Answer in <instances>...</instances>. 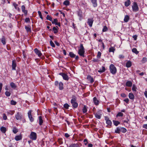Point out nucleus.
Wrapping results in <instances>:
<instances>
[{
    "mask_svg": "<svg viewBox=\"0 0 147 147\" xmlns=\"http://www.w3.org/2000/svg\"><path fill=\"white\" fill-rule=\"evenodd\" d=\"M76 97L75 95H73L70 102L72 105L73 109L77 108L78 106V104L76 102Z\"/></svg>",
    "mask_w": 147,
    "mask_h": 147,
    "instance_id": "1",
    "label": "nucleus"
},
{
    "mask_svg": "<svg viewBox=\"0 0 147 147\" xmlns=\"http://www.w3.org/2000/svg\"><path fill=\"white\" fill-rule=\"evenodd\" d=\"M127 131V129L123 127H117L115 129V132L116 133L119 134L121 132L123 133H125Z\"/></svg>",
    "mask_w": 147,
    "mask_h": 147,
    "instance_id": "2",
    "label": "nucleus"
},
{
    "mask_svg": "<svg viewBox=\"0 0 147 147\" xmlns=\"http://www.w3.org/2000/svg\"><path fill=\"white\" fill-rule=\"evenodd\" d=\"M109 69L111 73L113 74H115L117 72V69L113 64H111L110 65Z\"/></svg>",
    "mask_w": 147,
    "mask_h": 147,
    "instance_id": "3",
    "label": "nucleus"
},
{
    "mask_svg": "<svg viewBox=\"0 0 147 147\" xmlns=\"http://www.w3.org/2000/svg\"><path fill=\"white\" fill-rule=\"evenodd\" d=\"M105 119L106 121V123L107 124L106 126L107 127L110 128L112 126V122L109 119V118L108 116H105Z\"/></svg>",
    "mask_w": 147,
    "mask_h": 147,
    "instance_id": "4",
    "label": "nucleus"
},
{
    "mask_svg": "<svg viewBox=\"0 0 147 147\" xmlns=\"http://www.w3.org/2000/svg\"><path fill=\"white\" fill-rule=\"evenodd\" d=\"M30 138L32 140H35L37 138V135L34 132H31L29 136Z\"/></svg>",
    "mask_w": 147,
    "mask_h": 147,
    "instance_id": "5",
    "label": "nucleus"
},
{
    "mask_svg": "<svg viewBox=\"0 0 147 147\" xmlns=\"http://www.w3.org/2000/svg\"><path fill=\"white\" fill-rule=\"evenodd\" d=\"M132 10L134 12H136L139 9V8L136 2H134L133 3V5L132 6Z\"/></svg>",
    "mask_w": 147,
    "mask_h": 147,
    "instance_id": "6",
    "label": "nucleus"
},
{
    "mask_svg": "<svg viewBox=\"0 0 147 147\" xmlns=\"http://www.w3.org/2000/svg\"><path fill=\"white\" fill-rule=\"evenodd\" d=\"M32 111L31 110H29L28 113V116L29 119L30 121L31 122H33L34 121V119L32 115Z\"/></svg>",
    "mask_w": 147,
    "mask_h": 147,
    "instance_id": "7",
    "label": "nucleus"
},
{
    "mask_svg": "<svg viewBox=\"0 0 147 147\" xmlns=\"http://www.w3.org/2000/svg\"><path fill=\"white\" fill-rule=\"evenodd\" d=\"M23 116L21 113L19 112H17L15 115V117L16 120H21Z\"/></svg>",
    "mask_w": 147,
    "mask_h": 147,
    "instance_id": "8",
    "label": "nucleus"
},
{
    "mask_svg": "<svg viewBox=\"0 0 147 147\" xmlns=\"http://www.w3.org/2000/svg\"><path fill=\"white\" fill-rule=\"evenodd\" d=\"M59 74L62 77L63 79L64 80L67 81L69 79V77L67 75L64 73H60Z\"/></svg>",
    "mask_w": 147,
    "mask_h": 147,
    "instance_id": "9",
    "label": "nucleus"
},
{
    "mask_svg": "<svg viewBox=\"0 0 147 147\" xmlns=\"http://www.w3.org/2000/svg\"><path fill=\"white\" fill-rule=\"evenodd\" d=\"M82 146V144L79 142L76 144L73 143L70 144L68 147H80Z\"/></svg>",
    "mask_w": 147,
    "mask_h": 147,
    "instance_id": "10",
    "label": "nucleus"
},
{
    "mask_svg": "<svg viewBox=\"0 0 147 147\" xmlns=\"http://www.w3.org/2000/svg\"><path fill=\"white\" fill-rule=\"evenodd\" d=\"M26 8L24 5H22L21 6L22 10L23 13H24L25 16H26L28 14V11L25 9Z\"/></svg>",
    "mask_w": 147,
    "mask_h": 147,
    "instance_id": "11",
    "label": "nucleus"
},
{
    "mask_svg": "<svg viewBox=\"0 0 147 147\" xmlns=\"http://www.w3.org/2000/svg\"><path fill=\"white\" fill-rule=\"evenodd\" d=\"M17 66L16 62V60H13L12 61V64L11 65L12 70H16V67Z\"/></svg>",
    "mask_w": 147,
    "mask_h": 147,
    "instance_id": "12",
    "label": "nucleus"
},
{
    "mask_svg": "<svg viewBox=\"0 0 147 147\" xmlns=\"http://www.w3.org/2000/svg\"><path fill=\"white\" fill-rule=\"evenodd\" d=\"M85 53L84 50L79 49L78 51V54L81 56L84 57V53Z\"/></svg>",
    "mask_w": 147,
    "mask_h": 147,
    "instance_id": "13",
    "label": "nucleus"
},
{
    "mask_svg": "<svg viewBox=\"0 0 147 147\" xmlns=\"http://www.w3.org/2000/svg\"><path fill=\"white\" fill-rule=\"evenodd\" d=\"M34 51L36 54L38 55L39 57L41 56L42 55L40 51L37 48H35L34 49Z\"/></svg>",
    "mask_w": 147,
    "mask_h": 147,
    "instance_id": "14",
    "label": "nucleus"
},
{
    "mask_svg": "<svg viewBox=\"0 0 147 147\" xmlns=\"http://www.w3.org/2000/svg\"><path fill=\"white\" fill-rule=\"evenodd\" d=\"M93 101L94 105H98L100 102L99 100L95 97L93 98Z\"/></svg>",
    "mask_w": 147,
    "mask_h": 147,
    "instance_id": "15",
    "label": "nucleus"
},
{
    "mask_svg": "<svg viewBox=\"0 0 147 147\" xmlns=\"http://www.w3.org/2000/svg\"><path fill=\"white\" fill-rule=\"evenodd\" d=\"M98 113H94V115L95 116V117L98 119H100L101 117V116L102 114L100 113L101 112V111L100 110H99L98 112Z\"/></svg>",
    "mask_w": 147,
    "mask_h": 147,
    "instance_id": "16",
    "label": "nucleus"
},
{
    "mask_svg": "<svg viewBox=\"0 0 147 147\" xmlns=\"http://www.w3.org/2000/svg\"><path fill=\"white\" fill-rule=\"evenodd\" d=\"M58 20L57 19H54L53 21L52 22L53 24H54L55 25H57L60 27L61 26L60 23L58 22Z\"/></svg>",
    "mask_w": 147,
    "mask_h": 147,
    "instance_id": "17",
    "label": "nucleus"
},
{
    "mask_svg": "<svg viewBox=\"0 0 147 147\" xmlns=\"http://www.w3.org/2000/svg\"><path fill=\"white\" fill-rule=\"evenodd\" d=\"M93 21V19H88V20L87 23L90 27L92 26Z\"/></svg>",
    "mask_w": 147,
    "mask_h": 147,
    "instance_id": "18",
    "label": "nucleus"
},
{
    "mask_svg": "<svg viewBox=\"0 0 147 147\" xmlns=\"http://www.w3.org/2000/svg\"><path fill=\"white\" fill-rule=\"evenodd\" d=\"M91 2L94 7H97L98 5L97 0H91Z\"/></svg>",
    "mask_w": 147,
    "mask_h": 147,
    "instance_id": "19",
    "label": "nucleus"
},
{
    "mask_svg": "<svg viewBox=\"0 0 147 147\" xmlns=\"http://www.w3.org/2000/svg\"><path fill=\"white\" fill-rule=\"evenodd\" d=\"M87 79L90 81L91 83H92L94 82L93 78L90 75H88L87 76Z\"/></svg>",
    "mask_w": 147,
    "mask_h": 147,
    "instance_id": "20",
    "label": "nucleus"
},
{
    "mask_svg": "<svg viewBox=\"0 0 147 147\" xmlns=\"http://www.w3.org/2000/svg\"><path fill=\"white\" fill-rule=\"evenodd\" d=\"M1 42L3 45H4L6 44V39L4 36H2L1 38Z\"/></svg>",
    "mask_w": 147,
    "mask_h": 147,
    "instance_id": "21",
    "label": "nucleus"
},
{
    "mask_svg": "<svg viewBox=\"0 0 147 147\" xmlns=\"http://www.w3.org/2000/svg\"><path fill=\"white\" fill-rule=\"evenodd\" d=\"M78 15L79 17V20H81L82 18V12L81 10H79L78 12Z\"/></svg>",
    "mask_w": 147,
    "mask_h": 147,
    "instance_id": "22",
    "label": "nucleus"
},
{
    "mask_svg": "<svg viewBox=\"0 0 147 147\" xmlns=\"http://www.w3.org/2000/svg\"><path fill=\"white\" fill-rule=\"evenodd\" d=\"M22 139V136L21 135H17L15 136V139L16 141H18L21 140Z\"/></svg>",
    "mask_w": 147,
    "mask_h": 147,
    "instance_id": "23",
    "label": "nucleus"
},
{
    "mask_svg": "<svg viewBox=\"0 0 147 147\" xmlns=\"http://www.w3.org/2000/svg\"><path fill=\"white\" fill-rule=\"evenodd\" d=\"M25 29L27 32H31V27L30 26H25Z\"/></svg>",
    "mask_w": 147,
    "mask_h": 147,
    "instance_id": "24",
    "label": "nucleus"
},
{
    "mask_svg": "<svg viewBox=\"0 0 147 147\" xmlns=\"http://www.w3.org/2000/svg\"><path fill=\"white\" fill-rule=\"evenodd\" d=\"M63 84L62 82H60L59 83V90H62L63 88Z\"/></svg>",
    "mask_w": 147,
    "mask_h": 147,
    "instance_id": "25",
    "label": "nucleus"
},
{
    "mask_svg": "<svg viewBox=\"0 0 147 147\" xmlns=\"http://www.w3.org/2000/svg\"><path fill=\"white\" fill-rule=\"evenodd\" d=\"M102 69H100L99 70H98V72L100 73H102L104 72L106 70V69L104 66H102Z\"/></svg>",
    "mask_w": 147,
    "mask_h": 147,
    "instance_id": "26",
    "label": "nucleus"
},
{
    "mask_svg": "<svg viewBox=\"0 0 147 147\" xmlns=\"http://www.w3.org/2000/svg\"><path fill=\"white\" fill-rule=\"evenodd\" d=\"M132 65V63L131 61L130 60L128 61L126 63V66L127 68H129Z\"/></svg>",
    "mask_w": 147,
    "mask_h": 147,
    "instance_id": "27",
    "label": "nucleus"
},
{
    "mask_svg": "<svg viewBox=\"0 0 147 147\" xmlns=\"http://www.w3.org/2000/svg\"><path fill=\"white\" fill-rule=\"evenodd\" d=\"M125 85L127 87H130L132 86V83L131 81H127L125 83Z\"/></svg>",
    "mask_w": 147,
    "mask_h": 147,
    "instance_id": "28",
    "label": "nucleus"
},
{
    "mask_svg": "<svg viewBox=\"0 0 147 147\" xmlns=\"http://www.w3.org/2000/svg\"><path fill=\"white\" fill-rule=\"evenodd\" d=\"M57 28H58V27L57 26L54 27L53 28V31L54 33L55 34H57L58 32V30Z\"/></svg>",
    "mask_w": 147,
    "mask_h": 147,
    "instance_id": "29",
    "label": "nucleus"
},
{
    "mask_svg": "<svg viewBox=\"0 0 147 147\" xmlns=\"http://www.w3.org/2000/svg\"><path fill=\"white\" fill-rule=\"evenodd\" d=\"M129 20V17L128 15H126L125 16L124 19V21L125 22H128Z\"/></svg>",
    "mask_w": 147,
    "mask_h": 147,
    "instance_id": "30",
    "label": "nucleus"
},
{
    "mask_svg": "<svg viewBox=\"0 0 147 147\" xmlns=\"http://www.w3.org/2000/svg\"><path fill=\"white\" fill-rule=\"evenodd\" d=\"M39 123L40 125H42L43 123L42 117L40 116L39 117Z\"/></svg>",
    "mask_w": 147,
    "mask_h": 147,
    "instance_id": "31",
    "label": "nucleus"
},
{
    "mask_svg": "<svg viewBox=\"0 0 147 147\" xmlns=\"http://www.w3.org/2000/svg\"><path fill=\"white\" fill-rule=\"evenodd\" d=\"M131 4V1L130 0H127L125 2V5L126 7L128 6Z\"/></svg>",
    "mask_w": 147,
    "mask_h": 147,
    "instance_id": "32",
    "label": "nucleus"
},
{
    "mask_svg": "<svg viewBox=\"0 0 147 147\" xmlns=\"http://www.w3.org/2000/svg\"><path fill=\"white\" fill-rule=\"evenodd\" d=\"M128 96L130 99L132 100L134 99V96L132 93H130L129 94Z\"/></svg>",
    "mask_w": 147,
    "mask_h": 147,
    "instance_id": "33",
    "label": "nucleus"
},
{
    "mask_svg": "<svg viewBox=\"0 0 147 147\" xmlns=\"http://www.w3.org/2000/svg\"><path fill=\"white\" fill-rule=\"evenodd\" d=\"M0 130L3 133H5L6 131V128L3 126H2L0 127Z\"/></svg>",
    "mask_w": 147,
    "mask_h": 147,
    "instance_id": "34",
    "label": "nucleus"
},
{
    "mask_svg": "<svg viewBox=\"0 0 147 147\" xmlns=\"http://www.w3.org/2000/svg\"><path fill=\"white\" fill-rule=\"evenodd\" d=\"M82 112L83 113H85L87 111V107L86 106L84 105V107H83L82 109Z\"/></svg>",
    "mask_w": 147,
    "mask_h": 147,
    "instance_id": "35",
    "label": "nucleus"
},
{
    "mask_svg": "<svg viewBox=\"0 0 147 147\" xmlns=\"http://www.w3.org/2000/svg\"><path fill=\"white\" fill-rule=\"evenodd\" d=\"M115 47H111L109 48V52H113L114 53L115 51Z\"/></svg>",
    "mask_w": 147,
    "mask_h": 147,
    "instance_id": "36",
    "label": "nucleus"
},
{
    "mask_svg": "<svg viewBox=\"0 0 147 147\" xmlns=\"http://www.w3.org/2000/svg\"><path fill=\"white\" fill-rule=\"evenodd\" d=\"M63 4L66 6L69 5L70 4L69 1L68 0L65 1L63 3Z\"/></svg>",
    "mask_w": 147,
    "mask_h": 147,
    "instance_id": "37",
    "label": "nucleus"
},
{
    "mask_svg": "<svg viewBox=\"0 0 147 147\" xmlns=\"http://www.w3.org/2000/svg\"><path fill=\"white\" fill-rule=\"evenodd\" d=\"M132 51L136 55H137L139 53V52L137 51V49L136 48H134L132 49Z\"/></svg>",
    "mask_w": 147,
    "mask_h": 147,
    "instance_id": "38",
    "label": "nucleus"
},
{
    "mask_svg": "<svg viewBox=\"0 0 147 147\" xmlns=\"http://www.w3.org/2000/svg\"><path fill=\"white\" fill-rule=\"evenodd\" d=\"M12 131L13 133L16 134L18 132V130L17 129L16 127L15 126L13 127Z\"/></svg>",
    "mask_w": 147,
    "mask_h": 147,
    "instance_id": "39",
    "label": "nucleus"
},
{
    "mask_svg": "<svg viewBox=\"0 0 147 147\" xmlns=\"http://www.w3.org/2000/svg\"><path fill=\"white\" fill-rule=\"evenodd\" d=\"M69 55L71 58H74L76 56V55L74 54L73 52H70L69 53Z\"/></svg>",
    "mask_w": 147,
    "mask_h": 147,
    "instance_id": "40",
    "label": "nucleus"
},
{
    "mask_svg": "<svg viewBox=\"0 0 147 147\" xmlns=\"http://www.w3.org/2000/svg\"><path fill=\"white\" fill-rule=\"evenodd\" d=\"M10 85L11 87L13 89H15L16 88V86L15 85V83L13 82L10 83Z\"/></svg>",
    "mask_w": 147,
    "mask_h": 147,
    "instance_id": "41",
    "label": "nucleus"
},
{
    "mask_svg": "<svg viewBox=\"0 0 147 147\" xmlns=\"http://www.w3.org/2000/svg\"><path fill=\"white\" fill-rule=\"evenodd\" d=\"M113 123L114 125L116 126H117L120 123V122L117 121L113 120Z\"/></svg>",
    "mask_w": 147,
    "mask_h": 147,
    "instance_id": "42",
    "label": "nucleus"
},
{
    "mask_svg": "<svg viewBox=\"0 0 147 147\" xmlns=\"http://www.w3.org/2000/svg\"><path fill=\"white\" fill-rule=\"evenodd\" d=\"M147 61V58L146 57H144L142 58V60L141 62L142 63H145Z\"/></svg>",
    "mask_w": 147,
    "mask_h": 147,
    "instance_id": "43",
    "label": "nucleus"
},
{
    "mask_svg": "<svg viewBox=\"0 0 147 147\" xmlns=\"http://www.w3.org/2000/svg\"><path fill=\"white\" fill-rule=\"evenodd\" d=\"M123 113L121 112H119L116 115V117H122L123 116Z\"/></svg>",
    "mask_w": 147,
    "mask_h": 147,
    "instance_id": "44",
    "label": "nucleus"
},
{
    "mask_svg": "<svg viewBox=\"0 0 147 147\" xmlns=\"http://www.w3.org/2000/svg\"><path fill=\"white\" fill-rule=\"evenodd\" d=\"M46 19L48 20H49L50 21L53 22L52 18L49 15H47L46 17Z\"/></svg>",
    "mask_w": 147,
    "mask_h": 147,
    "instance_id": "45",
    "label": "nucleus"
},
{
    "mask_svg": "<svg viewBox=\"0 0 147 147\" xmlns=\"http://www.w3.org/2000/svg\"><path fill=\"white\" fill-rule=\"evenodd\" d=\"M107 30H108V28L107 27L105 26H104L102 29V31L103 32H105L107 31Z\"/></svg>",
    "mask_w": 147,
    "mask_h": 147,
    "instance_id": "46",
    "label": "nucleus"
},
{
    "mask_svg": "<svg viewBox=\"0 0 147 147\" xmlns=\"http://www.w3.org/2000/svg\"><path fill=\"white\" fill-rule=\"evenodd\" d=\"M69 107V105L67 103H65L63 105L64 107L66 109H68Z\"/></svg>",
    "mask_w": 147,
    "mask_h": 147,
    "instance_id": "47",
    "label": "nucleus"
},
{
    "mask_svg": "<svg viewBox=\"0 0 147 147\" xmlns=\"http://www.w3.org/2000/svg\"><path fill=\"white\" fill-rule=\"evenodd\" d=\"M17 103V102L13 100H11V101H10V104L11 105H15Z\"/></svg>",
    "mask_w": 147,
    "mask_h": 147,
    "instance_id": "48",
    "label": "nucleus"
},
{
    "mask_svg": "<svg viewBox=\"0 0 147 147\" xmlns=\"http://www.w3.org/2000/svg\"><path fill=\"white\" fill-rule=\"evenodd\" d=\"M58 141L59 143L60 144H63V139L61 138L59 139H58Z\"/></svg>",
    "mask_w": 147,
    "mask_h": 147,
    "instance_id": "49",
    "label": "nucleus"
},
{
    "mask_svg": "<svg viewBox=\"0 0 147 147\" xmlns=\"http://www.w3.org/2000/svg\"><path fill=\"white\" fill-rule=\"evenodd\" d=\"M92 61L94 62H98L100 61L98 59L93 58Z\"/></svg>",
    "mask_w": 147,
    "mask_h": 147,
    "instance_id": "50",
    "label": "nucleus"
},
{
    "mask_svg": "<svg viewBox=\"0 0 147 147\" xmlns=\"http://www.w3.org/2000/svg\"><path fill=\"white\" fill-rule=\"evenodd\" d=\"M5 94L7 96L9 97L10 96L11 93L9 91H6L5 93Z\"/></svg>",
    "mask_w": 147,
    "mask_h": 147,
    "instance_id": "51",
    "label": "nucleus"
},
{
    "mask_svg": "<svg viewBox=\"0 0 147 147\" xmlns=\"http://www.w3.org/2000/svg\"><path fill=\"white\" fill-rule=\"evenodd\" d=\"M25 22L26 23H30V18H26L25 19Z\"/></svg>",
    "mask_w": 147,
    "mask_h": 147,
    "instance_id": "52",
    "label": "nucleus"
},
{
    "mask_svg": "<svg viewBox=\"0 0 147 147\" xmlns=\"http://www.w3.org/2000/svg\"><path fill=\"white\" fill-rule=\"evenodd\" d=\"M101 55V53L100 51H98V54L97 55V58L98 59L100 58V57Z\"/></svg>",
    "mask_w": 147,
    "mask_h": 147,
    "instance_id": "53",
    "label": "nucleus"
},
{
    "mask_svg": "<svg viewBox=\"0 0 147 147\" xmlns=\"http://www.w3.org/2000/svg\"><path fill=\"white\" fill-rule=\"evenodd\" d=\"M38 13L39 15V16L40 17V18L42 19V20L43 19V18L42 17V13H41V11H38Z\"/></svg>",
    "mask_w": 147,
    "mask_h": 147,
    "instance_id": "54",
    "label": "nucleus"
},
{
    "mask_svg": "<svg viewBox=\"0 0 147 147\" xmlns=\"http://www.w3.org/2000/svg\"><path fill=\"white\" fill-rule=\"evenodd\" d=\"M50 44L51 46L53 47H55V44L52 40H51L50 42Z\"/></svg>",
    "mask_w": 147,
    "mask_h": 147,
    "instance_id": "55",
    "label": "nucleus"
},
{
    "mask_svg": "<svg viewBox=\"0 0 147 147\" xmlns=\"http://www.w3.org/2000/svg\"><path fill=\"white\" fill-rule=\"evenodd\" d=\"M137 88L136 86H135V85L134 84L133 86L132 90L133 91H136V89Z\"/></svg>",
    "mask_w": 147,
    "mask_h": 147,
    "instance_id": "56",
    "label": "nucleus"
},
{
    "mask_svg": "<svg viewBox=\"0 0 147 147\" xmlns=\"http://www.w3.org/2000/svg\"><path fill=\"white\" fill-rule=\"evenodd\" d=\"M13 5L14 6L15 9H17V7L18 6V5L15 2H13Z\"/></svg>",
    "mask_w": 147,
    "mask_h": 147,
    "instance_id": "57",
    "label": "nucleus"
},
{
    "mask_svg": "<svg viewBox=\"0 0 147 147\" xmlns=\"http://www.w3.org/2000/svg\"><path fill=\"white\" fill-rule=\"evenodd\" d=\"M79 49L84 50V48L83 47V45L82 44H80Z\"/></svg>",
    "mask_w": 147,
    "mask_h": 147,
    "instance_id": "58",
    "label": "nucleus"
},
{
    "mask_svg": "<svg viewBox=\"0 0 147 147\" xmlns=\"http://www.w3.org/2000/svg\"><path fill=\"white\" fill-rule=\"evenodd\" d=\"M7 119V116L6 115V114H3V119L4 120H6Z\"/></svg>",
    "mask_w": 147,
    "mask_h": 147,
    "instance_id": "59",
    "label": "nucleus"
},
{
    "mask_svg": "<svg viewBox=\"0 0 147 147\" xmlns=\"http://www.w3.org/2000/svg\"><path fill=\"white\" fill-rule=\"evenodd\" d=\"M84 142H85L84 144L85 145H87V144L88 143V140L87 139H85L84 140Z\"/></svg>",
    "mask_w": 147,
    "mask_h": 147,
    "instance_id": "60",
    "label": "nucleus"
},
{
    "mask_svg": "<svg viewBox=\"0 0 147 147\" xmlns=\"http://www.w3.org/2000/svg\"><path fill=\"white\" fill-rule=\"evenodd\" d=\"M129 99L128 98H127L123 100L124 102H125L126 103L128 104L129 103Z\"/></svg>",
    "mask_w": 147,
    "mask_h": 147,
    "instance_id": "61",
    "label": "nucleus"
},
{
    "mask_svg": "<svg viewBox=\"0 0 147 147\" xmlns=\"http://www.w3.org/2000/svg\"><path fill=\"white\" fill-rule=\"evenodd\" d=\"M121 96L122 97L125 98L126 96V95L125 94L122 93L121 94Z\"/></svg>",
    "mask_w": 147,
    "mask_h": 147,
    "instance_id": "62",
    "label": "nucleus"
},
{
    "mask_svg": "<svg viewBox=\"0 0 147 147\" xmlns=\"http://www.w3.org/2000/svg\"><path fill=\"white\" fill-rule=\"evenodd\" d=\"M137 36L136 35H134L133 36V38H134V40H136L137 39Z\"/></svg>",
    "mask_w": 147,
    "mask_h": 147,
    "instance_id": "63",
    "label": "nucleus"
},
{
    "mask_svg": "<svg viewBox=\"0 0 147 147\" xmlns=\"http://www.w3.org/2000/svg\"><path fill=\"white\" fill-rule=\"evenodd\" d=\"M142 127L143 128L147 129V124H144L143 125Z\"/></svg>",
    "mask_w": 147,
    "mask_h": 147,
    "instance_id": "64",
    "label": "nucleus"
}]
</instances>
